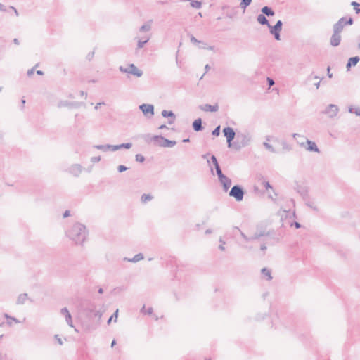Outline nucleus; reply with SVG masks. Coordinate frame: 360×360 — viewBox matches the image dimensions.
<instances>
[{
    "instance_id": "1",
    "label": "nucleus",
    "mask_w": 360,
    "mask_h": 360,
    "mask_svg": "<svg viewBox=\"0 0 360 360\" xmlns=\"http://www.w3.org/2000/svg\"><path fill=\"white\" fill-rule=\"evenodd\" d=\"M66 235L75 244L82 245L88 236V231L84 224L77 222L67 231Z\"/></svg>"
},
{
    "instance_id": "2",
    "label": "nucleus",
    "mask_w": 360,
    "mask_h": 360,
    "mask_svg": "<svg viewBox=\"0 0 360 360\" xmlns=\"http://www.w3.org/2000/svg\"><path fill=\"white\" fill-rule=\"evenodd\" d=\"M252 140V134L248 131L239 132L236 136V141L233 143V148L236 150H240L242 148L248 146Z\"/></svg>"
},
{
    "instance_id": "3",
    "label": "nucleus",
    "mask_w": 360,
    "mask_h": 360,
    "mask_svg": "<svg viewBox=\"0 0 360 360\" xmlns=\"http://www.w3.org/2000/svg\"><path fill=\"white\" fill-rule=\"evenodd\" d=\"M87 311L98 321L101 319L103 314L105 312L104 304H102L97 306L95 304H90L87 308Z\"/></svg>"
},
{
    "instance_id": "4",
    "label": "nucleus",
    "mask_w": 360,
    "mask_h": 360,
    "mask_svg": "<svg viewBox=\"0 0 360 360\" xmlns=\"http://www.w3.org/2000/svg\"><path fill=\"white\" fill-rule=\"evenodd\" d=\"M119 70L122 73H127L136 76L137 77H141L143 72L142 70L139 69L134 64H129L127 67L120 66Z\"/></svg>"
},
{
    "instance_id": "5",
    "label": "nucleus",
    "mask_w": 360,
    "mask_h": 360,
    "mask_svg": "<svg viewBox=\"0 0 360 360\" xmlns=\"http://www.w3.org/2000/svg\"><path fill=\"white\" fill-rule=\"evenodd\" d=\"M155 139V146L172 148L176 144L175 141H170L161 135H158V137H156Z\"/></svg>"
},
{
    "instance_id": "6",
    "label": "nucleus",
    "mask_w": 360,
    "mask_h": 360,
    "mask_svg": "<svg viewBox=\"0 0 360 360\" xmlns=\"http://www.w3.org/2000/svg\"><path fill=\"white\" fill-rule=\"evenodd\" d=\"M229 195L234 198L238 202L242 201L244 196L243 188L239 185H235L231 188Z\"/></svg>"
},
{
    "instance_id": "7",
    "label": "nucleus",
    "mask_w": 360,
    "mask_h": 360,
    "mask_svg": "<svg viewBox=\"0 0 360 360\" xmlns=\"http://www.w3.org/2000/svg\"><path fill=\"white\" fill-rule=\"evenodd\" d=\"M282 26H283V22L280 20H278L276 22V25H274V26L271 25L270 24H269V25H267V27L269 29L270 33L274 35L276 40H278V41L281 40L280 32L282 30Z\"/></svg>"
},
{
    "instance_id": "8",
    "label": "nucleus",
    "mask_w": 360,
    "mask_h": 360,
    "mask_svg": "<svg viewBox=\"0 0 360 360\" xmlns=\"http://www.w3.org/2000/svg\"><path fill=\"white\" fill-rule=\"evenodd\" d=\"M352 23H353V19L352 18H349L348 20H346L345 18H341L333 25V32L340 33L345 25H352Z\"/></svg>"
},
{
    "instance_id": "9",
    "label": "nucleus",
    "mask_w": 360,
    "mask_h": 360,
    "mask_svg": "<svg viewBox=\"0 0 360 360\" xmlns=\"http://www.w3.org/2000/svg\"><path fill=\"white\" fill-rule=\"evenodd\" d=\"M339 108L337 105L329 104L323 111V113L326 115L329 118L333 119L337 116Z\"/></svg>"
},
{
    "instance_id": "10",
    "label": "nucleus",
    "mask_w": 360,
    "mask_h": 360,
    "mask_svg": "<svg viewBox=\"0 0 360 360\" xmlns=\"http://www.w3.org/2000/svg\"><path fill=\"white\" fill-rule=\"evenodd\" d=\"M223 133L224 136L226 138L228 146L229 148L233 147V143L231 142L236 136V132L233 129L230 127H225L223 129Z\"/></svg>"
},
{
    "instance_id": "11",
    "label": "nucleus",
    "mask_w": 360,
    "mask_h": 360,
    "mask_svg": "<svg viewBox=\"0 0 360 360\" xmlns=\"http://www.w3.org/2000/svg\"><path fill=\"white\" fill-rule=\"evenodd\" d=\"M151 34H144L141 36L136 37L135 39L137 41V47L136 49L139 50L142 49L146 44H147L150 39Z\"/></svg>"
},
{
    "instance_id": "12",
    "label": "nucleus",
    "mask_w": 360,
    "mask_h": 360,
    "mask_svg": "<svg viewBox=\"0 0 360 360\" xmlns=\"http://www.w3.org/2000/svg\"><path fill=\"white\" fill-rule=\"evenodd\" d=\"M139 109L142 111L143 115L148 118L154 115V106L152 104L143 103L139 105Z\"/></svg>"
},
{
    "instance_id": "13",
    "label": "nucleus",
    "mask_w": 360,
    "mask_h": 360,
    "mask_svg": "<svg viewBox=\"0 0 360 360\" xmlns=\"http://www.w3.org/2000/svg\"><path fill=\"white\" fill-rule=\"evenodd\" d=\"M234 229L239 232L241 237L245 242H250L254 240H257L261 238V234H257L256 232L252 236H246L238 227H234Z\"/></svg>"
},
{
    "instance_id": "14",
    "label": "nucleus",
    "mask_w": 360,
    "mask_h": 360,
    "mask_svg": "<svg viewBox=\"0 0 360 360\" xmlns=\"http://www.w3.org/2000/svg\"><path fill=\"white\" fill-rule=\"evenodd\" d=\"M4 316L7 319V321L6 323H4V322L1 323L0 327L4 326L5 324L9 327H12L13 326L14 323H21L20 321H19L18 319H17L15 317H13L11 316L8 315V314H4Z\"/></svg>"
},
{
    "instance_id": "15",
    "label": "nucleus",
    "mask_w": 360,
    "mask_h": 360,
    "mask_svg": "<svg viewBox=\"0 0 360 360\" xmlns=\"http://www.w3.org/2000/svg\"><path fill=\"white\" fill-rule=\"evenodd\" d=\"M156 137H158V135H152L150 134H144L140 136V138L142 139L145 143L148 144L153 143L154 146L155 145Z\"/></svg>"
},
{
    "instance_id": "16",
    "label": "nucleus",
    "mask_w": 360,
    "mask_h": 360,
    "mask_svg": "<svg viewBox=\"0 0 360 360\" xmlns=\"http://www.w3.org/2000/svg\"><path fill=\"white\" fill-rule=\"evenodd\" d=\"M82 171V167L79 164L72 165L69 169L68 172L74 176H79Z\"/></svg>"
},
{
    "instance_id": "17",
    "label": "nucleus",
    "mask_w": 360,
    "mask_h": 360,
    "mask_svg": "<svg viewBox=\"0 0 360 360\" xmlns=\"http://www.w3.org/2000/svg\"><path fill=\"white\" fill-rule=\"evenodd\" d=\"M199 108L205 112H217L219 110V105L217 104L214 105L205 104L200 105Z\"/></svg>"
},
{
    "instance_id": "18",
    "label": "nucleus",
    "mask_w": 360,
    "mask_h": 360,
    "mask_svg": "<svg viewBox=\"0 0 360 360\" xmlns=\"http://www.w3.org/2000/svg\"><path fill=\"white\" fill-rule=\"evenodd\" d=\"M220 184L223 186L224 191H227L231 186V180L226 176H224L219 179Z\"/></svg>"
},
{
    "instance_id": "19",
    "label": "nucleus",
    "mask_w": 360,
    "mask_h": 360,
    "mask_svg": "<svg viewBox=\"0 0 360 360\" xmlns=\"http://www.w3.org/2000/svg\"><path fill=\"white\" fill-rule=\"evenodd\" d=\"M341 41V36L340 32H334L330 38V44L333 46H338Z\"/></svg>"
},
{
    "instance_id": "20",
    "label": "nucleus",
    "mask_w": 360,
    "mask_h": 360,
    "mask_svg": "<svg viewBox=\"0 0 360 360\" xmlns=\"http://www.w3.org/2000/svg\"><path fill=\"white\" fill-rule=\"evenodd\" d=\"M152 20H148L147 22H144V24L139 27V33H146L150 32L152 27Z\"/></svg>"
},
{
    "instance_id": "21",
    "label": "nucleus",
    "mask_w": 360,
    "mask_h": 360,
    "mask_svg": "<svg viewBox=\"0 0 360 360\" xmlns=\"http://www.w3.org/2000/svg\"><path fill=\"white\" fill-rule=\"evenodd\" d=\"M306 143L307 144V147L305 146V148L307 150L319 153V149L317 147L315 142H314L311 140L307 139Z\"/></svg>"
},
{
    "instance_id": "22",
    "label": "nucleus",
    "mask_w": 360,
    "mask_h": 360,
    "mask_svg": "<svg viewBox=\"0 0 360 360\" xmlns=\"http://www.w3.org/2000/svg\"><path fill=\"white\" fill-rule=\"evenodd\" d=\"M161 115L163 117H171L172 120H168V124H172L174 122L175 120V115L172 111H168L166 110H164L162 111Z\"/></svg>"
},
{
    "instance_id": "23",
    "label": "nucleus",
    "mask_w": 360,
    "mask_h": 360,
    "mask_svg": "<svg viewBox=\"0 0 360 360\" xmlns=\"http://www.w3.org/2000/svg\"><path fill=\"white\" fill-rule=\"evenodd\" d=\"M143 258H144L143 255L142 253H139V254H136V255H134V257L132 258L124 257L123 259H124V261L136 263V262H138L143 259Z\"/></svg>"
},
{
    "instance_id": "24",
    "label": "nucleus",
    "mask_w": 360,
    "mask_h": 360,
    "mask_svg": "<svg viewBox=\"0 0 360 360\" xmlns=\"http://www.w3.org/2000/svg\"><path fill=\"white\" fill-rule=\"evenodd\" d=\"M79 106V104L78 103H76V102H73V103H70L68 101H60L58 103V108H62V107H75V108H77Z\"/></svg>"
},
{
    "instance_id": "25",
    "label": "nucleus",
    "mask_w": 360,
    "mask_h": 360,
    "mask_svg": "<svg viewBox=\"0 0 360 360\" xmlns=\"http://www.w3.org/2000/svg\"><path fill=\"white\" fill-rule=\"evenodd\" d=\"M192 126H193L194 131H202L203 129V127L202 125L201 118H198V119L195 120L193 122Z\"/></svg>"
},
{
    "instance_id": "26",
    "label": "nucleus",
    "mask_w": 360,
    "mask_h": 360,
    "mask_svg": "<svg viewBox=\"0 0 360 360\" xmlns=\"http://www.w3.org/2000/svg\"><path fill=\"white\" fill-rule=\"evenodd\" d=\"M29 300L28 295L27 293L20 294L16 300V304L18 305L23 304Z\"/></svg>"
},
{
    "instance_id": "27",
    "label": "nucleus",
    "mask_w": 360,
    "mask_h": 360,
    "mask_svg": "<svg viewBox=\"0 0 360 360\" xmlns=\"http://www.w3.org/2000/svg\"><path fill=\"white\" fill-rule=\"evenodd\" d=\"M113 146H114V145H110V144L95 145V146H94V148L105 152L108 150L114 151Z\"/></svg>"
},
{
    "instance_id": "28",
    "label": "nucleus",
    "mask_w": 360,
    "mask_h": 360,
    "mask_svg": "<svg viewBox=\"0 0 360 360\" xmlns=\"http://www.w3.org/2000/svg\"><path fill=\"white\" fill-rule=\"evenodd\" d=\"M257 22L262 25H269V22L266 16L262 13L259 14L257 17Z\"/></svg>"
},
{
    "instance_id": "29",
    "label": "nucleus",
    "mask_w": 360,
    "mask_h": 360,
    "mask_svg": "<svg viewBox=\"0 0 360 360\" xmlns=\"http://www.w3.org/2000/svg\"><path fill=\"white\" fill-rule=\"evenodd\" d=\"M359 61V58L358 56L352 57L349 59L347 63V70H349V68L352 66L356 65L358 62Z\"/></svg>"
},
{
    "instance_id": "30",
    "label": "nucleus",
    "mask_w": 360,
    "mask_h": 360,
    "mask_svg": "<svg viewBox=\"0 0 360 360\" xmlns=\"http://www.w3.org/2000/svg\"><path fill=\"white\" fill-rule=\"evenodd\" d=\"M262 13L264 15H266L268 17L269 16H273L274 15L275 13L274 11L272 10L271 8L266 6H264L262 10H261Z\"/></svg>"
},
{
    "instance_id": "31",
    "label": "nucleus",
    "mask_w": 360,
    "mask_h": 360,
    "mask_svg": "<svg viewBox=\"0 0 360 360\" xmlns=\"http://www.w3.org/2000/svg\"><path fill=\"white\" fill-rule=\"evenodd\" d=\"M131 147H132L131 143H122L120 145H114L113 149H114V151H116V150L122 149V148L130 149Z\"/></svg>"
},
{
    "instance_id": "32",
    "label": "nucleus",
    "mask_w": 360,
    "mask_h": 360,
    "mask_svg": "<svg viewBox=\"0 0 360 360\" xmlns=\"http://www.w3.org/2000/svg\"><path fill=\"white\" fill-rule=\"evenodd\" d=\"M262 272V274L263 275V276H265L266 277V279L268 281H271L272 279V276H271V270L268 268H263L261 271Z\"/></svg>"
},
{
    "instance_id": "33",
    "label": "nucleus",
    "mask_w": 360,
    "mask_h": 360,
    "mask_svg": "<svg viewBox=\"0 0 360 360\" xmlns=\"http://www.w3.org/2000/svg\"><path fill=\"white\" fill-rule=\"evenodd\" d=\"M153 198V196L150 194H143L141 197V201L143 203H146L148 201H150Z\"/></svg>"
},
{
    "instance_id": "34",
    "label": "nucleus",
    "mask_w": 360,
    "mask_h": 360,
    "mask_svg": "<svg viewBox=\"0 0 360 360\" xmlns=\"http://www.w3.org/2000/svg\"><path fill=\"white\" fill-rule=\"evenodd\" d=\"M190 4L193 8H198V9L200 8L202 6V3L199 1H195V0H191L190 2Z\"/></svg>"
},
{
    "instance_id": "35",
    "label": "nucleus",
    "mask_w": 360,
    "mask_h": 360,
    "mask_svg": "<svg viewBox=\"0 0 360 360\" xmlns=\"http://www.w3.org/2000/svg\"><path fill=\"white\" fill-rule=\"evenodd\" d=\"M118 312H119V310L117 309L114 314L109 318V319L108 320V324H110V322L114 320L115 322H117V317H118Z\"/></svg>"
},
{
    "instance_id": "36",
    "label": "nucleus",
    "mask_w": 360,
    "mask_h": 360,
    "mask_svg": "<svg viewBox=\"0 0 360 360\" xmlns=\"http://www.w3.org/2000/svg\"><path fill=\"white\" fill-rule=\"evenodd\" d=\"M251 3L252 0H242L240 5L242 8L245 9L247 6L250 5Z\"/></svg>"
},
{
    "instance_id": "37",
    "label": "nucleus",
    "mask_w": 360,
    "mask_h": 360,
    "mask_svg": "<svg viewBox=\"0 0 360 360\" xmlns=\"http://www.w3.org/2000/svg\"><path fill=\"white\" fill-rule=\"evenodd\" d=\"M351 5L354 7V9L355 10L356 13L358 14L360 13V8H359L360 4L359 3H357L356 1H352L351 3Z\"/></svg>"
},
{
    "instance_id": "38",
    "label": "nucleus",
    "mask_w": 360,
    "mask_h": 360,
    "mask_svg": "<svg viewBox=\"0 0 360 360\" xmlns=\"http://www.w3.org/2000/svg\"><path fill=\"white\" fill-rule=\"evenodd\" d=\"M263 145L266 149L269 150L271 153H276L274 148L271 144L268 143L267 142H264Z\"/></svg>"
},
{
    "instance_id": "39",
    "label": "nucleus",
    "mask_w": 360,
    "mask_h": 360,
    "mask_svg": "<svg viewBox=\"0 0 360 360\" xmlns=\"http://www.w3.org/2000/svg\"><path fill=\"white\" fill-rule=\"evenodd\" d=\"M215 169H216V172H217V176H218V179H221V177H223L224 176H225L223 173H222V171L219 167V165H217L215 167Z\"/></svg>"
},
{
    "instance_id": "40",
    "label": "nucleus",
    "mask_w": 360,
    "mask_h": 360,
    "mask_svg": "<svg viewBox=\"0 0 360 360\" xmlns=\"http://www.w3.org/2000/svg\"><path fill=\"white\" fill-rule=\"evenodd\" d=\"M65 319L67 324L70 327H73V323H72L71 314L66 316V317Z\"/></svg>"
},
{
    "instance_id": "41",
    "label": "nucleus",
    "mask_w": 360,
    "mask_h": 360,
    "mask_svg": "<svg viewBox=\"0 0 360 360\" xmlns=\"http://www.w3.org/2000/svg\"><path fill=\"white\" fill-rule=\"evenodd\" d=\"M141 311L144 314H148V315H151L153 314V309L152 307L148 308L147 310L145 309V306L142 307Z\"/></svg>"
},
{
    "instance_id": "42",
    "label": "nucleus",
    "mask_w": 360,
    "mask_h": 360,
    "mask_svg": "<svg viewBox=\"0 0 360 360\" xmlns=\"http://www.w3.org/2000/svg\"><path fill=\"white\" fill-rule=\"evenodd\" d=\"M306 204H307V205L308 207H311L314 210H315V211H318L319 210L318 207L314 204V202L309 201Z\"/></svg>"
},
{
    "instance_id": "43",
    "label": "nucleus",
    "mask_w": 360,
    "mask_h": 360,
    "mask_svg": "<svg viewBox=\"0 0 360 360\" xmlns=\"http://www.w3.org/2000/svg\"><path fill=\"white\" fill-rule=\"evenodd\" d=\"M349 112L351 113H355L356 115L360 116V109L359 108L354 109L352 107H349Z\"/></svg>"
},
{
    "instance_id": "44",
    "label": "nucleus",
    "mask_w": 360,
    "mask_h": 360,
    "mask_svg": "<svg viewBox=\"0 0 360 360\" xmlns=\"http://www.w3.org/2000/svg\"><path fill=\"white\" fill-rule=\"evenodd\" d=\"M219 243L221 244L219 246V249L221 251H224L225 250L224 245L226 244V242L223 240V238L221 237L219 238Z\"/></svg>"
},
{
    "instance_id": "45",
    "label": "nucleus",
    "mask_w": 360,
    "mask_h": 360,
    "mask_svg": "<svg viewBox=\"0 0 360 360\" xmlns=\"http://www.w3.org/2000/svg\"><path fill=\"white\" fill-rule=\"evenodd\" d=\"M282 146L283 150H286L288 151H290L292 150V147L288 144L285 141L282 142Z\"/></svg>"
},
{
    "instance_id": "46",
    "label": "nucleus",
    "mask_w": 360,
    "mask_h": 360,
    "mask_svg": "<svg viewBox=\"0 0 360 360\" xmlns=\"http://www.w3.org/2000/svg\"><path fill=\"white\" fill-rule=\"evenodd\" d=\"M136 160L139 162H143L145 161V158L141 154L136 155Z\"/></svg>"
},
{
    "instance_id": "47",
    "label": "nucleus",
    "mask_w": 360,
    "mask_h": 360,
    "mask_svg": "<svg viewBox=\"0 0 360 360\" xmlns=\"http://www.w3.org/2000/svg\"><path fill=\"white\" fill-rule=\"evenodd\" d=\"M214 136H218L220 134V126H217L212 132Z\"/></svg>"
},
{
    "instance_id": "48",
    "label": "nucleus",
    "mask_w": 360,
    "mask_h": 360,
    "mask_svg": "<svg viewBox=\"0 0 360 360\" xmlns=\"http://www.w3.org/2000/svg\"><path fill=\"white\" fill-rule=\"evenodd\" d=\"M60 314L62 315H63L65 316V318L66 317V316H68L70 314V311H68V309L66 307L61 309Z\"/></svg>"
},
{
    "instance_id": "49",
    "label": "nucleus",
    "mask_w": 360,
    "mask_h": 360,
    "mask_svg": "<svg viewBox=\"0 0 360 360\" xmlns=\"http://www.w3.org/2000/svg\"><path fill=\"white\" fill-rule=\"evenodd\" d=\"M191 41L194 44H200L201 43V41L198 40L194 36L191 35L190 37Z\"/></svg>"
},
{
    "instance_id": "50",
    "label": "nucleus",
    "mask_w": 360,
    "mask_h": 360,
    "mask_svg": "<svg viewBox=\"0 0 360 360\" xmlns=\"http://www.w3.org/2000/svg\"><path fill=\"white\" fill-rule=\"evenodd\" d=\"M297 191L302 195H304L307 194V191L305 188L304 187H299V189L297 190Z\"/></svg>"
},
{
    "instance_id": "51",
    "label": "nucleus",
    "mask_w": 360,
    "mask_h": 360,
    "mask_svg": "<svg viewBox=\"0 0 360 360\" xmlns=\"http://www.w3.org/2000/svg\"><path fill=\"white\" fill-rule=\"evenodd\" d=\"M100 160H101V157L100 156H95V157H92L91 158V162H93V163H97Z\"/></svg>"
},
{
    "instance_id": "52",
    "label": "nucleus",
    "mask_w": 360,
    "mask_h": 360,
    "mask_svg": "<svg viewBox=\"0 0 360 360\" xmlns=\"http://www.w3.org/2000/svg\"><path fill=\"white\" fill-rule=\"evenodd\" d=\"M127 170V167L124 165H119L117 167V171L119 172H123L124 171Z\"/></svg>"
},
{
    "instance_id": "53",
    "label": "nucleus",
    "mask_w": 360,
    "mask_h": 360,
    "mask_svg": "<svg viewBox=\"0 0 360 360\" xmlns=\"http://www.w3.org/2000/svg\"><path fill=\"white\" fill-rule=\"evenodd\" d=\"M211 160H212V162L214 164V167H216L217 165H219L218 162H217V158H216V157L214 155H212Z\"/></svg>"
},
{
    "instance_id": "54",
    "label": "nucleus",
    "mask_w": 360,
    "mask_h": 360,
    "mask_svg": "<svg viewBox=\"0 0 360 360\" xmlns=\"http://www.w3.org/2000/svg\"><path fill=\"white\" fill-rule=\"evenodd\" d=\"M256 233H257L258 235H259V234H261V237H262V236H266V235H267V233H266V231H264V230H258V229H257V231H256Z\"/></svg>"
},
{
    "instance_id": "55",
    "label": "nucleus",
    "mask_w": 360,
    "mask_h": 360,
    "mask_svg": "<svg viewBox=\"0 0 360 360\" xmlns=\"http://www.w3.org/2000/svg\"><path fill=\"white\" fill-rule=\"evenodd\" d=\"M199 48L202 49H208V50L213 51L214 49V46L207 45V46H199Z\"/></svg>"
},
{
    "instance_id": "56",
    "label": "nucleus",
    "mask_w": 360,
    "mask_h": 360,
    "mask_svg": "<svg viewBox=\"0 0 360 360\" xmlns=\"http://www.w3.org/2000/svg\"><path fill=\"white\" fill-rule=\"evenodd\" d=\"M267 82L269 86H271L275 84L274 79L270 77H267Z\"/></svg>"
},
{
    "instance_id": "57",
    "label": "nucleus",
    "mask_w": 360,
    "mask_h": 360,
    "mask_svg": "<svg viewBox=\"0 0 360 360\" xmlns=\"http://www.w3.org/2000/svg\"><path fill=\"white\" fill-rule=\"evenodd\" d=\"M55 338L57 340L58 342L60 345H63V341H62L61 338L59 337V335H55Z\"/></svg>"
},
{
    "instance_id": "58",
    "label": "nucleus",
    "mask_w": 360,
    "mask_h": 360,
    "mask_svg": "<svg viewBox=\"0 0 360 360\" xmlns=\"http://www.w3.org/2000/svg\"><path fill=\"white\" fill-rule=\"evenodd\" d=\"M94 56V51H92V52L89 53L87 55V59L89 60H91L93 58Z\"/></svg>"
},
{
    "instance_id": "59",
    "label": "nucleus",
    "mask_w": 360,
    "mask_h": 360,
    "mask_svg": "<svg viewBox=\"0 0 360 360\" xmlns=\"http://www.w3.org/2000/svg\"><path fill=\"white\" fill-rule=\"evenodd\" d=\"M292 137H293L294 139H297V137H300V138H302V139H304V136H302V135H300V134H297V133H294V134H292Z\"/></svg>"
},
{
    "instance_id": "60",
    "label": "nucleus",
    "mask_w": 360,
    "mask_h": 360,
    "mask_svg": "<svg viewBox=\"0 0 360 360\" xmlns=\"http://www.w3.org/2000/svg\"><path fill=\"white\" fill-rule=\"evenodd\" d=\"M34 72V68H32V69H30L27 71V75L31 76Z\"/></svg>"
},
{
    "instance_id": "61",
    "label": "nucleus",
    "mask_w": 360,
    "mask_h": 360,
    "mask_svg": "<svg viewBox=\"0 0 360 360\" xmlns=\"http://www.w3.org/2000/svg\"><path fill=\"white\" fill-rule=\"evenodd\" d=\"M264 186L266 189L272 188L271 186L270 185L269 182L266 181L264 182Z\"/></svg>"
},
{
    "instance_id": "62",
    "label": "nucleus",
    "mask_w": 360,
    "mask_h": 360,
    "mask_svg": "<svg viewBox=\"0 0 360 360\" xmlns=\"http://www.w3.org/2000/svg\"><path fill=\"white\" fill-rule=\"evenodd\" d=\"M260 249L261 250H262L264 252H265V250L267 249V247L266 245L264 243V244H262L261 246H260Z\"/></svg>"
},
{
    "instance_id": "63",
    "label": "nucleus",
    "mask_w": 360,
    "mask_h": 360,
    "mask_svg": "<svg viewBox=\"0 0 360 360\" xmlns=\"http://www.w3.org/2000/svg\"><path fill=\"white\" fill-rule=\"evenodd\" d=\"M70 215V212L69 210H66L64 213H63V217L64 218H66L68 217H69Z\"/></svg>"
},
{
    "instance_id": "64",
    "label": "nucleus",
    "mask_w": 360,
    "mask_h": 360,
    "mask_svg": "<svg viewBox=\"0 0 360 360\" xmlns=\"http://www.w3.org/2000/svg\"><path fill=\"white\" fill-rule=\"evenodd\" d=\"M294 225L296 229L300 228L301 225L299 222L295 221L293 224H292V226Z\"/></svg>"
}]
</instances>
